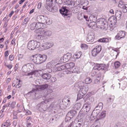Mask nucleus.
Masks as SVG:
<instances>
[{
	"label": "nucleus",
	"instance_id": "f257e3e1",
	"mask_svg": "<svg viewBox=\"0 0 127 127\" xmlns=\"http://www.w3.org/2000/svg\"><path fill=\"white\" fill-rule=\"evenodd\" d=\"M53 101H54V99L53 98L46 99L44 101L41 102L38 104L37 106V109L41 111H46L48 108H49V106L47 105V103L48 102H51Z\"/></svg>",
	"mask_w": 127,
	"mask_h": 127
},
{
	"label": "nucleus",
	"instance_id": "f03ea898",
	"mask_svg": "<svg viewBox=\"0 0 127 127\" xmlns=\"http://www.w3.org/2000/svg\"><path fill=\"white\" fill-rule=\"evenodd\" d=\"M96 27L104 30H106L108 28V24L104 18H100L98 19L96 23Z\"/></svg>",
	"mask_w": 127,
	"mask_h": 127
},
{
	"label": "nucleus",
	"instance_id": "7ed1b4c3",
	"mask_svg": "<svg viewBox=\"0 0 127 127\" xmlns=\"http://www.w3.org/2000/svg\"><path fill=\"white\" fill-rule=\"evenodd\" d=\"M108 67V66L104 64H96L93 68L92 76H95L96 77V75L98 74V73L96 74L97 72L96 71H94V70H106Z\"/></svg>",
	"mask_w": 127,
	"mask_h": 127
},
{
	"label": "nucleus",
	"instance_id": "20e7f679",
	"mask_svg": "<svg viewBox=\"0 0 127 127\" xmlns=\"http://www.w3.org/2000/svg\"><path fill=\"white\" fill-rule=\"evenodd\" d=\"M51 34V31L46 29H42L37 35L36 38L38 40H42L44 39L45 36H50Z\"/></svg>",
	"mask_w": 127,
	"mask_h": 127
},
{
	"label": "nucleus",
	"instance_id": "39448f33",
	"mask_svg": "<svg viewBox=\"0 0 127 127\" xmlns=\"http://www.w3.org/2000/svg\"><path fill=\"white\" fill-rule=\"evenodd\" d=\"M49 85L46 84L38 86L36 89H33L32 91L28 93L29 94L31 95V94L32 93L33 95H35L37 91L40 90H44L47 88Z\"/></svg>",
	"mask_w": 127,
	"mask_h": 127
},
{
	"label": "nucleus",
	"instance_id": "423d86ee",
	"mask_svg": "<svg viewBox=\"0 0 127 127\" xmlns=\"http://www.w3.org/2000/svg\"><path fill=\"white\" fill-rule=\"evenodd\" d=\"M81 83H82L81 85L79 84L78 86V88L79 89V93H82V94L85 95L88 90L89 88L87 85L84 84L83 82Z\"/></svg>",
	"mask_w": 127,
	"mask_h": 127
},
{
	"label": "nucleus",
	"instance_id": "0eeeda50",
	"mask_svg": "<svg viewBox=\"0 0 127 127\" xmlns=\"http://www.w3.org/2000/svg\"><path fill=\"white\" fill-rule=\"evenodd\" d=\"M81 0H66L65 3L67 5H70L71 7L76 6L79 5Z\"/></svg>",
	"mask_w": 127,
	"mask_h": 127
},
{
	"label": "nucleus",
	"instance_id": "6e6552de",
	"mask_svg": "<svg viewBox=\"0 0 127 127\" xmlns=\"http://www.w3.org/2000/svg\"><path fill=\"white\" fill-rule=\"evenodd\" d=\"M66 64V69L65 71V73L69 74L73 73V70L72 68L75 65L74 63H70Z\"/></svg>",
	"mask_w": 127,
	"mask_h": 127
},
{
	"label": "nucleus",
	"instance_id": "1a4fd4ad",
	"mask_svg": "<svg viewBox=\"0 0 127 127\" xmlns=\"http://www.w3.org/2000/svg\"><path fill=\"white\" fill-rule=\"evenodd\" d=\"M116 19H117L114 16L111 17L109 19V22L111 30H113L115 27L117 22Z\"/></svg>",
	"mask_w": 127,
	"mask_h": 127
},
{
	"label": "nucleus",
	"instance_id": "9d476101",
	"mask_svg": "<svg viewBox=\"0 0 127 127\" xmlns=\"http://www.w3.org/2000/svg\"><path fill=\"white\" fill-rule=\"evenodd\" d=\"M118 6L120 8L123 12L124 13L127 12V4L122 0L119 2Z\"/></svg>",
	"mask_w": 127,
	"mask_h": 127
},
{
	"label": "nucleus",
	"instance_id": "9b49d317",
	"mask_svg": "<svg viewBox=\"0 0 127 127\" xmlns=\"http://www.w3.org/2000/svg\"><path fill=\"white\" fill-rule=\"evenodd\" d=\"M101 50V47L100 45L97 46L92 51V55L94 56H95L97 54L100 52Z\"/></svg>",
	"mask_w": 127,
	"mask_h": 127
},
{
	"label": "nucleus",
	"instance_id": "f8f14e48",
	"mask_svg": "<svg viewBox=\"0 0 127 127\" xmlns=\"http://www.w3.org/2000/svg\"><path fill=\"white\" fill-rule=\"evenodd\" d=\"M54 0H46V8L50 11H53V1Z\"/></svg>",
	"mask_w": 127,
	"mask_h": 127
},
{
	"label": "nucleus",
	"instance_id": "ddd939ff",
	"mask_svg": "<svg viewBox=\"0 0 127 127\" xmlns=\"http://www.w3.org/2000/svg\"><path fill=\"white\" fill-rule=\"evenodd\" d=\"M81 117V119H82L81 121H79V120H78V122L74 124L75 122H73V126H72V127H80L81 126L82 123L83 122V120L84 119L83 116H84V115L83 114H80L79 115Z\"/></svg>",
	"mask_w": 127,
	"mask_h": 127
},
{
	"label": "nucleus",
	"instance_id": "4468645a",
	"mask_svg": "<svg viewBox=\"0 0 127 127\" xmlns=\"http://www.w3.org/2000/svg\"><path fill=\"white\" fill-rule=\"evenodd\" d=\"M39 54H36L32 56V59L33 62L36 64H41Z\"/></svg>",
	"mask_w": 127,
	"mask_h": 127
},
{
	"label": "nucleus",
	"instance_id": "2eb2a0df",
	"mask_svg": "<svg viewBox=\"0 0 127 127\" xmlns=\"http://www.w3.org/2000/svg\"><path fill=\"white\" fill-rule=\"evenodd\" d=\"M69 102L70 100L68 99L66 100V101H62V103L60 105L59 108L61 109H63L68 107L69 105Z\"/></svg>",
	"mask_w": 127,
	"mask_h": 127
},
{
	"label": "nucleus",
	"instance_id": "dca6fc26",
	"mask_svg": "<svg viewBox=\"0 0 127 127\" xmlns=\"http://www.w3.org/2000/svg\"><path fill=\"white\" fill-rule=\"evenodd\" d=\"M71 57V54L69 53H67L64 55L63 57L61 59V60L62 62L65 63L68 62L69 60Z\"/></svg>",
	"mask_w": 127,
	"mask_h": 127
},
{
	"label": "nucleus",
	"instance_id": "f3484780",
	"mask_svg": "<svg viewBox=\"0 0 127 127\" xmlns=\"http://www.w3.org/2000/svg\"><path fill=\"white\" fill-rule=\"evenodd\" d=\"M95 37L94 33L93 32L89 33L87 35V41L89 43L92 42L94 41Z\"/></svg>",
	"mask_w": 127,
	"mask_h": 127
},
{
	"label": "nucleus",
	"instance_id": "a211bd4d",
	"mask_svg": "<svg viewBox=\"0 0 127 127\" xmlns=\"http://www.w3.org/2000/svg\"><path fill=\"white\" fill-rule=\"evenodd\" d=\"M60 12L63 16L65 17L69 15L68 12V10L67 7L66 6H64L60 10Z\"/></svg>",
	"mask_w": 127,
	"mask_h": 127
},
{
	"label": "nucleus",
	"instance_id": "6ab92c4d",
	"mask_svg": "<svg viewBox=\"0 0 127 127\" xmlns=\"http://www.w3.org/2000/svg\"><path fill=\"white\" fill-rule=\"evenodd\" d=\"M125 33L124 32L120 31L115 36V38L117 40H119L125 37Z\"/></svg>",
	"mask_w": 127,
	"mask_h": 127
},
{
	"label": "nucleus",
	"instance_id": "aec40b11",
	"mask_svg": "<svg viewBox=\"0 0 127 127\" xmlns=\"http://www.w3.org/2000/svg\"><path fill=\"white\" fill-rule=\"evenodd\" d=\"M66 69V64L64 65L60 66H58L57 67H56L54 69L53 71L54 72H56L62 70H64V73L65 74V71Z\"/></svg>",
	"mask_w": 127,
	"mask_h": 127
},
{
	"label": "nucleus",
	"instance_id": "412c9836",
	"mask_svg": "<svg viewBox=\"0 0 127 127\" xmlns=\"http://www.w3.org/2000/svg\"><path fill=\"white\" fill-rule=\"evenodd\" d=\"M54 99V101H52L51 102H52V103L50 104V105L49 106V108L51 109H55V108H57V109L60 108L59 107L60 105L58 104L57 102H55Z\"/></svg>",
	"mask_w": 127,
	"mask_h": 127
},
{
	"label": "nucleus",
	"instance_id": "4be33fe9",
	"mask_svg": "<svg viewBox=\"0 0 127 127\" xmlns=\"http://www.w3.org/2000/svg\"><path fill=\"white\" fill-rule=\"evenodd\" d=\"M36 42H34L33 40L30 41L28 44V48L30 50H32L35 49L34 44Z\"/></svg>",
	"mask_w": 127,
	"mask_h": 127
},
{
	"label": "nucleus",
	"instance_id": "5701e85b",
	"mask_svg": "<svg viewBox=\"0 0 127 127\" xmlns=\"http://www.w3.org/2000/svg\"><path fill=\"white\" fill-rule=\"evenodd\" d=\"M122 14V12L121 10L119 9L116 10L115 11V18L117 20H120L121 18Z\"/></svg>",
	"mask_w": 127,
	"mask_h": 127
},
{
	"label": "nucleus",
	"instance_id": "b1692460",
	"mask_svg": "<svg viewBox=\"0 0 127 127\" xmlns=\"http://www.w3.org/2000/svg\"><path fill=\"white\" fill-rule=\"evenodd\" d=\"M100 112V111H99L96 110L95 109L92 113L91 116L93 117L94 118H98L99 117L98 114Z\"/></svg>",
	"mask_w": 127,
	"mask_h": 127
},
{
	"label": "nucleus",
	"instance_id": "393cba45",
	"mask_svg": "<svg viewBox=\"0 0 127 127\" xmlns=\"http://www.w3.org/2000/svg\"><path fill=\"white\" fill-rule=\"evenodd\" d=\"M84 18L86 19V21H89V17L86 15H84L83 14H80L78 15V19L79 20H81Z\"/></svg>",
	"mask_w": 127,
	"mask_h": 127
},
{
	"label": "nucleus",
	"instance_id": "a878e982",
	"mask_svg": "<svg viewBox=\"0 0 127 127\" xmlns=\"http://www.w3.org/2000/svg\"><path fill=\"white\" fill-rule=\"evenodd\" d=\"M88 23V26L91 28L94 29L95 27H96L95 22L89 21Z\"/></svg>",
	"mask_w": 127,
	"mask_h": 127
},
{
	"label": "nucleus",
	"instance_id": "bb28decb",
	"mask_svg": "<svg viewBox=\"0 0 127 127\" xmlns=\"http://www.w3.org/2000/svg\"><path fill=\"white\" fill-rule=\"evenodd\" d=\"M59 64V63H57V64H55L54 62L53 61L48 63L47 64L46 66L47 68L50 69L54 66L57 65Z\"/></svg>",
	"mask_w": 127,
	"mask_h": 127
},
{
	"label": "nucleus",
	"instance_id": "cd10ccee",
	"mask_svg": "<svg viewBox=\"0 0 127 127\" xmlns=\"http://www.w3.org/2000/svg\"><path fill=\"white\" fill-rule=\"evenodd\" d=\"M39 55L41 62V63L44 62L46 60L47 58V56L46 55L39 54Z\"/></svg>",
	"mask_w": 127,
	"mask_h": 127
},
{
	"label": "nucleus",
	"instance_id": "c85d7f7f",
	"mask_svg": "<svg viewBox=\"0 0 127 127\" xmlns=\"http://www.w3.org/2000/svg\"><path fill=\"white\" fill-rule=\"evenodd\" d=\"M45 16L42 15L38 16L36 18V20L38 22H44Z\"/></svg>",
	"mask_w": 127,
	"mask_h": 127
},
{
	"label": "nucleus",
	"instance_id": "c756f323",
	"mask_svg": "<svg viewBox=\"0 0 127 127\" xmlns=\"http://www.w3.org/2000/svg\"><path fill=\"white\" fill-rule=\"evenodd\" d=\"M51 76V75L48 73L43 74L42 75V77L43 79L46 80L50 79Z\"/></svg>",
	"mask_w": 127,
	"mask_h": 127
},
{
	"label": "nucleus",
	"instance_id": "7c9ffc66",
	"mask_svg": "<svg viewBox=\"0 0 127 127\" xmlns=\"http://www.w3.org/2000/svg\"><path fill=\"white\" fill-rule=\"evenodd\" d=\"M52 21L50 19H49L48 17L45 16L44 22V23H46L48 25H51L52 23Z\"/></svg>",
	"mask_w": 127,
	"mask_h": 127
},
{
	"label": "nucleus",
	"instance_id": "2f4dec72",
	"mask_svg": "<svg viewBox=\"0 0 127 127\" xmlns=\"http://www.w3.org/2000/svg\"><path fill=\"white\" fill-rule=\"evenodd\" d=\"M27 65L28 68V70L29 72H30L31 70H33L34 67V65L32 63H30L28 64H27Z\"/></svg>",
	"mask_w": 127,
	"mask_h": 127
},
{
	"label": "nucleus",
	"instance_id": "473e14b6",
	"mask_svg": "<svg viewBox=\"0 0 127 127\" xmlns=\"http://www.w3.org/2000/svg\"><path fill=\"white\" fill-rule=\"evenodd\" d=\"M103 107V104L101 102L99 103L97 105L95 108L96 110H97L100 111L102 109Z\"/></svg>",
	"mask_w": 127,
	"mask_h": 127
},
{
	"label": "nucleus",
	"instance_id": "72a5a7b5",
	"mask_svg": "<svg viewBox=\"0 0 127 127\" xmlns=\"http://www.w3.org/2000/svg\"><path fill=\"white\" fill-rule=\"evenodd\" d=\"M83 107L85 108L86 112H88L90 109L91 105L89 104L86 103L84 104Z\"/></svg>",
	"mask_w": 127,
	"mask_h": 127
},
{
	"label": "nucleus",
	"instance_id": "f704fd0d",
	"mask_svg": "<svg viewBox=\"0 0 127 127\" xmlns=\"http://www.w3.org/2000/svg\"><path fill=\"white\" fill-rule=\"evenodd\" d=\"M82 54V52L80 51L77 52L74 55L73 57L75 59H78L80 58Z\"/></svg>",
	"mask_w": 127,
	"mask_h": 127
},
{
	"label": "nucleus",
	"instance_id": "c9c22d12",
	"mask_svg": "<svg viewBox=\"0 0 127 127\" xmlns=\"http://www.w3.org/2000/svg\"><path fill=\"white\" fill-rule=\"evenodd\" d=\"M92 79L89 77H87L84 80L83 82L86 84H89L92 82Z\"/></svg>",
	"mask_w": 127,
	"mask_h": 127
},
{
	"label": "nucleus",
	"instance_id": "e433bc0d",
	"mask_svg": "<svg viewBox=\"0 0 127 127\" xmlns=\"http://www.w3.org/2000/svg\"><path fill=\"white\" fill-rule=\"evenodd\" d=\"M38 71L37 70H35L31 72L28 73L27 74H26V75L28 76L34 75L35 76H37L38 75Z\"/></svg>",
	"mask_w": 127,
	"mask_h": 127
},
{
	"label": "nucleus",
	"instance_id": "4c0bfd02",
	"mask_svg": "<svg viewBox=\"0 0 127 127\" xmlns=\"http://www.w3.org/2000/svg\"><path fill=\"white\" fill-rule=\"evenodd\" d=\"M101 76V73H98L96 76V79L95 80V84L98 83L100 80Z\"/></svg>",
	"mask_w": 127,
	"mask_h": 127
},
{
	"label": "nucleus",
	"instance_id": "58836bf2",
	"mask_svg": "<svg viewBox=\"0 0 127 127\" xmlns=\"http://www.w3.org/2000/svg\"><path fill=\"white\" fill-rule=\"evenodd\" d=\"M76 114V112L73 110L70 111L68 112L67 114V115L71 116V117H73L75 116Z\"/></svg>",
	"mask_w": 127,
	"mask_h": 127
},
{
	"label": "nucleus",
	"instance_id": "ea45409f",
	"mask_svg": "<svg viewBox=\"0 0 127 127\" xmlns=\"http://www.w3.org/2000/svg\"><path fill=\"white\" fill-rule=\"evenodd\" d=\"M40 48L42 50H44L49 49L47 46V45L46 42L40 45Z\"/></svg>",
	"mask_w": 127,
	"mask_h": 127
},
{
	"label": "nucleus",
	"instance_id": "a19ab883",
	"mask_svg": "<svg viewBox=\"0 0 127 127\" xmlns=\"http://www.w3.org/2000/svg\"><path fill=\"white\" fill-rule=\"evenodd\" d=\"M106 112L105 111H102L99 116V118L100 119L105 117L106 115Z\"/></svg>",
	"mask_w": 127,
	"mask_h": 127
},
{
	"label": "nucleus",
	"instance_id": "79ce46f5",
	"mask_svg": "<svg viewBox=\"0 0 127 127\" xmlns=\"http://www.w3.org/2000/svg\"><path fill=\"white\" fill-rule=\"evenodd\" d=\"M108 39L107 38H100L98 40V42H103L104 43H106L108 42Z\"/></svg>",
	"mask_w": 127,
	"mask_h": 127
},
{
	"label": "nucleus",
	"instance_id": "37998d69",
	"mask_svg": "<svg viewBox=\"0 0 127 127\" xmlns=\"http://www.w3.org/2000/svg\"><path fill=\"white\" fill-rule=\"evenodd\" d=\"M11 125L10 121L9 120H7L6 122L2 125V127H7Z\"/></svg>",
	"mask_w": 127,
	"mask_h": 127
},
{
	"label": "nucleus",
	"instance_id": "c03bdc74",
	"mask_svg": "<svg viewBox=\"0 0 127 127\" xmlns=\"http://www.w3.org/2000/svg\"><path fill=\"white\" fill-rule=\"evenodd\" d=\"M22 70L23 72L25 73L27 72H29L27 64L23 65L22 68Z\"/></svg>",
	"mask_w": 127,
	"mask_h": 127
},
{
	"label": "nucleus",
	"instance_id": "a18cd8bd",
	"mask_svg": "<svg viewBox=\"0 0 127 127\" xmlns=\"http://www.w3.org/2000/svg\"><path fill=\"white\" fill-rule=\"evenodd\" d=\"M90 21L95 22L97 19V17L93 15H91L90 17H89Z\"/></svg>",
	"mask_w": 127,
	"mask_h": 127
},
{
	"label": "nucleus",
	"instance_id": "49530a36",
	"mask_svg": "<svg viewBox=\"0 0 127 127\" xmlns=\"http://www.w3.org/2000/svg\"><path fill=\"white\" fill-rule=\"evenodd\" d=\"M36 22H34L31 24L30 26L31 29L33 30L35 29H36Z\"/></svg>",
	"mask_w": 127,
	"mask_h": 127
},
{
	"label": "nucleus",
	"instance_id": "de8ad7c7",
	"mask_svg": "<svg viewBox=\"0 0 127 127\" xmlns=\"http://www.w3.org/2000/svg\"><path fill=\"white\" fill-rule=\"evenodd\" d=\"M36 29H38L41 28L43 26V23L42 22H38L36 23Z\"/></svg>",
	"mask_w": 127,
	"mask_h": 127
},
{
	"label": "nucleus",
	"instance_id": "09e8293b",
	"mask_svg": "<svg viewBox=\"0 0 127 127\" xmlns=\"http://www.w3.org/2000/svg\"><path fill=\"white\" fill-rule=\"evenodd\" d=\"M46 43L47 45V46L49 49L52 47L54 45V43L52 42H46Z\"/></svg>",
	"mask_w": 127,
	"mask_h": 127
},
{
	"label": "nucleus",
	"instance_id": "8fccbe9b",
	"mask_svg": "<svg viewBox=\"0 0 127 127\" xmlns=\"http://www.w3.org/2000/svg\"><path fill=\"white\" fill-rule=\"evenodd\" d=\"M33 40L34 42H36L35 44H34V46L35 47V49L39 47L40 45V42L35 40Z\"/></svg>",
	"mask_w": 127,
	"mask_h": 127
},
{
	"label": "nucleus",
	"instance_id": "3c124183",
	"mask_svg": "<svg viewBox=\"0 0 127 127\" xmlns=\"http://www.w3.org/2000/svg\"><path fill=\"white\" fill-rule=\"evenodd\" d=\"M85 95L84 94H82V93H79H79L77 95V100H79L82 98L83 95Z\"/></svg>",
	"mask_w": 127,
	"mask_h": 127
},
{
	"label": "nucleus",
	"instance_id": "603ef678",
	"mask_svg": "<svg viewBox=\"0 0 127 127\" xmlns=\"http://www.w3.org/2000/svg\"><path fill=\"white\" fill-rule=\"evenodd\" d=\"M115 68H118L120 65V63L118 61H116L115 62L114 64Z\"/></svg>",
	"mask_w": 127,
	"mask_h": 127
},
{
	"label": "nucleus",
	"instance_id": "864d4df0",
	"mask_svg": "<svg viewBox=\"0 0 127 127\" xmlns=\"http://www.w3.org/2000/svg\"><path fill=\"white\" fill-rule=\"evenodd\" d=\"M17 107L18 108H20L21 109L24 108H24L23 105L21 103H18L17 104Z\"/></svg>",
	"mask_w": 127,
	"mask_h": 127
},
{
	"label": "nucleus",
	"instance_id": "5fc2aeb1",
	"mask_svg": "<svg viewBox=\"0 0 127 127\" xmlns=\"http://www.w3.org/2000/svg\"><path fill=\"white\" fill-rule=\"evenodd\" d=\"M54 2L58 4H62L63 0H54Z\"/></svg>",
	"mask_w": 127,
	"mask_h": 127
},
{
	"label": "nucleus",
	"instance_id": "6e6d98bb",
	"mask_svg": "<svg viewBox=\"0 0 127 127\" xmlns=\"http://www.w3.org/2000/svg\"><path fill=\"white\" fill-rule=\"evenodd\" d=\"M81 48L83 49H85L87 48V45L85 44H82L81 46Z\"/></svg>",
	"mask_w": 127,
	"mask_h": 127
},
{
	"label": "nucleus",
	"instance_id": "4d7b16f0",
	"mask_svg": "<svg viewBox=\"0 0 127 127\" xmlns=\"http://www.w3.org/2000/svg\"><path fill=\"white\" fill-rule=\"evenodd\" d=\"M50 82H55L56 80V79L55 77H53L50 78Z\"/></svg>",
	"mask_w": 127,
	"mask_h": 127
},
{
	"label": "nucleus",
	"instance_id": "13d9d810",
	"mask_svg": "<svg viewBox=\"0 0 127 127\" xmlns=\"http://www.w3.org/2000/svg\"><path fill=\"white\" fill-rule=\"evenodd\" d=\"M10 103V107H11L12 108H13L14 107V106L16 104V102L15 101H13Z\"/></svg>",
	"mask_w": 127,
	"mask_h": 127
},
{
	"label": "nucleus",
	"instance_id": "bf43d9fd",
	"mask_svg": "<svg viewBox=\"0 0 127 127\" xmlns=\"http://www.w3.org/2000/svg\"><path fill=\"white\" fill-rule=\"evenodd\" d=\"M53 90L51 88H49L47 90V95L50 94L53 92Z\"/></svg>",
	"mask_w": 127,
	"mask_h": 127
},
{
	"label": "nucleus",
	"instance_id": "052dcab7",
	"mask_svg": "<svg viewBox=\"0 0 127 127\" xmlns=\"http://www.w3.org/2000/svg\"><path fill=\"white\" fill-rule=\"evenodd\" d=\"M29 21V18H28L27 17L25 19L24 21V23L23 25H25Z\"/></svg>",
	"mask_w": 127,
	"mask_h": 127
},
{
	"label": "nucleus",
	"instance_id": "680f3d73",
	"mask_svg": "<svg viewBox=\"0 0 127 127\" xmlns=\"http://www.w3.org/2000/svg\"><path fill=\"white\" fill-rule=\"evenodd\" d=\"M68 116L67 115L66 117L65 118V121L66 122H68L70 120L71 118V117Z\"/></svg>",
	"mask_w": 127,
	"mask_h": 127
},
{
	"label": "nucleus",
	"instance_id": "e2e57ef3",
	"mask_svg": "<svg viewBox=\"0 0 127 127\" xmlns=\"http://www.w3.org/2000/svg\"><path fill=\"white\" fill-rule=\"evenodd\" d=\"M24 56V55L23 54H20L18 55V60H20V59H22Z\"/></svg>",
	"mask_w": 127,
	"mask_h": 127
},
{
	"label": "nucleus",
	"instance_id": "0e129e2a",
	"mask_svg": "<svg viewBox=\"0 0 127 127\" xmlns=\"http://www.w3.org/2000/svg\"><path fill=\"white\" fill-rule=\"evenodd\" d=\"M20 80H18V81L17 82V85L16 86V87L17 88H19L20 86H21L20 85Z\"/></svg>",
	"mask_w": 127,
	"mask_h": 127
},
{
	"label": "nucleus",
	"instance_id": "69168bd1",
	"mask_svg": "<svg viewBox=\"0 0 127 127\" xmlns=\"http://www.w3.org/2000/svg\"><path fill=\"white\" fill-rule=\"evenodd\" d=\"M17 82L16 80H14L12 83V85L13 87H14L17 84Z\"/></svg>",
	"mask_w": 127,
	"mask_h": 127
},
{
	"label": "nucleus",
	"instance_id": "338daca9",
	"mask_svg": "<svg viewBox=\"0 0 127 127\" xmlns=\"http://www.w3.org/2000/svg\"><path fill=\"white\" fill-rule=\"evenodd\" d=\"M31 114V112L29 110H28L26 111L25 115H30Z\"/></svg>",
	"mask_w": 127,
	"mask_h": 127
},
{
	"label": "nucleus",
	"instance_id": "774afa93",
	"mask_svg": "<svg viewBox=\"0 0 127 127\" xmlns=\"http://www.w3.org/2000/svg\"><path fill=\"white\" fill-rule=\"evenodd\" d=\"M9 59L10 61H12L13 60L14 57L12 55H10L9 56Z\"/></svg>",
	"mask_w": 127,
	"mask_h": 127
}]
</instances>
